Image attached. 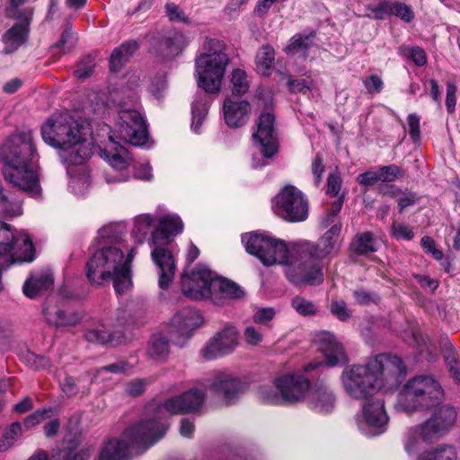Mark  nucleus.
<instances>
[{"mask_svg": "<svg viewBox=\"0 0 460 460\" xmlns=\"http://www.w3.org/2000/svg\"><path fill=\"white\" fill-rule=\"evenodd\" d=\"M405 373L399 357L380 354L364 365H352L345 368L341 380L349 398L364 401L373 397L382 388L389 389L397 385Z\"/></svg>", "mask_w": 460, "mask_h": 460, "instance_id": "f257e3e1", "label": "nucleus"}, {"mask_svg": "<svg viewBox=\"0 0 460 460\" xmlns=\"http://www.w3.org/2000/svg\"><path fill=\"white\" fill-rule=\"evenodd\" d=\"M0 156L5 167L4 180L13 188L33 198L40 195L38 172L39 155L30 130L10 136L0 147Z\"/></svg>", "mask_w": 460, "mask_h": 460, "instance_id": "f03ea898", "label": "nucleus"}, {"mask_svg": "<svg viewBox=\"0 0 460 460\" xmlns=\"http://www.w3.org/2000/svg\"><path fill=\"white\" fill-rule=\"evenodd\" d=\"M242 242L247 252L256 256L263 265H285L286 276L295 285H318L323 282V275L316 266L311 265L310 273L302 269L304 264L299 262L297 244L288 246L281 240L258 233L243 234Z\"/></svg>", "mask_w": 460, "mask_h": 460, "instance_id": "7ed1b4c3", "label": "nucleus"}, {"mask_svg": "<svg viewBox=\"0 0 460 460\" xmlns=\"http://www.w3.org/2000/svg\"><path fill=\"white\" fill-rule=\"evenodd\" d=\"M92 132L85 123L67 112L54 113L41 127V137L49 146L60 151L67 164H82L93 153Z\"/></svg>", "mask_w": 460, "mask_h": 460, "instance_id": "20e7f679", "label": "nucleus"}, {"mask_svg": "<svg viewBox=\"0 0 460 460\" xmlns=\"http://www.w3.org/2000/svg\"><path fill=\"white\" fill-rule=\"evenodd\" d=\"M136 253V248H132L125 256L119 246L99 247L86 264L89 282L102 286L111 280L116 292L124 294L132 286L131 261Z\"/></svg>", "mask_w": 460, "mask_h": 460, "instance_id": "39448f33", "label": "nucleus"}, {"mask_svg": "<svg viewBox=\"0 0 460 460\" xmlns=\"http://www.w3.org/2000/svg\"><path fill=\"white\" fill-rule=\"evenodd\" d=\"M141 418L129 425L119 438L108 440L102 447L98 460H129V448H147L165 434L162 424Z\"/></svg>", "mask_w": 460, "mask_h": 460, "instance_id": "423d86ee", "label": "nucleus"}, {"mask_svg": "<svg viewBox=\"0 0 460 460\" xmlns=\"http://www.w3.org/2000/svg\"><path fill=\"white\" fill-rule=\"evenodd\" d=\"M230 62L222 41L206 39L203 52L195 60V75L198 86L206 93L220 92L226 67Z\"/></svg>", "mask_w": 460, "mask_h": 460, "instance_id": "0eeeda50", "label": "nucleus"}, {"mask_svg": "<svg viewBox=\"0 0 460 460\" xmlns=\"http://www.w3.org/2000/svg\"><path fill=\"white\" fill-rule=\"evenodd\" d=\"M444 399V390L432 376L420 375L409 379L397 395L394 408L408 415L437 406Z\"/></svg>", "mask_w": 460, "mask_h": 460, "instance_id": "6e6552de", "label": "nucleus"}, {"mask_svg": "<svg viewBox=\"0 0 460 460\" xmlns=\"http://www.w3.org/2000/svg\"><path fill=\"white\" fill-rule=\"evenodd\" d=\"M456 420V409L443 405L435 409L430 417L423 423L408 429L404 438V448L409 455L419 452L425 444L438 440L453 427Z\"/></svg>", "mask_w": 460, "mask_h": 460, "instance_id": "1a4fd4ad", "label": "nucleus"}, {"mask_svg": "<svg viewBox=\"0 0 460 460\" xmlns=\"http://www.w3.org/2000/svg\"><path fill=\"white\" fill-rule=\"evenodd\" d=\"M205 398L202 390L192 388L165 400L162 404H148L142 418L152 419V422L162 424L166 431L169 426L166 420L168 415L197 412L201 409Z\"/></svg>", "mask_w": 460, "mask_h": 460, "instance_id": "9d476101", "label": "nucleus"}, {"mask_svg": "<svg viewBox=\"0 0 460 460\" xmlns=\"http://www.w3.org/2000/svg\"><path fill=\"white\" fill-rule=\"evenodd\" d=\"M341 225L334 224L315 244L303 243L297 244L299 262L304 264L306 273L311 272V265L316 266L323 276L319 261L335 252L341 244Z\"/></svg>", "mask_w": 460, "mask_h": 460, "instance_id": "9b49d317", "label": "nucleus"}, {"mask_svg": "<svg viewBox=\"0 0 460 460\" xmlns=\"http://www.w3.org/2000/svg\"><path fill=\"white\" fill-rule=\"evenodd\" d=\"M12 258L13 261L31 262L35 249L31 237L23 232L0 222V259Z\"/></svg>", "mask_w": 460, "mask_h": 460, "instance_id": "f8f14e48", "label": "nucleus"}, {"mask_svg": "<svg viewBox=\"0 0 460 460\" xmlns=\"http://www.w3.org/2000/svg\"><path fill=\"white\" fill-rule=\"evenodd\" d=\"M272 209L277 216L291 223L302 222L308 217L307 199L292 185L285 186L274 198Z\"/></svg>", "mask_w": 460, "mask_h": 460, "instance_id": "ddd939ff", "label": "nucleus"}, {"mask_svg": "<svg viewBox=\"0 0 460 460\" xmlns=\"http://www.w3.org/2000/svg\"><path fill=\"white\" fill-rule=\"evenodd\" d=\"M360 411L355 415L356 424L360 432L367 437H375L387 429L389 417L385 402L379 397L364 400Z\"/></svg>", "mask_w": 460, "mask_h": 460, "instance_id": "4468645a", "label": "nucleus"}, {"mask_svg": "<svg viewBox=\"0 0 460 460\" xmlns=\"http://www.w3.org/2000/svg\"><path fill=\"white\" fill-rule=\"evenodd\" d=\"M160 233L153 236L151 258L158 270V285L167 289L172 284L176 271L177 250L173 242L163 241Z\"/></svg>", "mask_w": 460, "mask_h": 460, "instance_id": "2eb2a0df", "label": "nucleus"}, {"mask_svg": "<svg viewBox=\"0 0 460 460\" xmlns=\"http://www.w3.org/2000/svg\"><path fill=\"white\" fill-rule=\"evenodd\" d=\"M117 137L133 146H144L148 138L147 128L142 115L136 110L121 109L116 125Z\"/></svg>", "mask_w": 460, "mask_h": 460, "instance_id": "dca6fc26", "label": "nucleus"}, {"mask_svg": "<svg viewBox=\"0 0 460 460\" xmlns=\"http://www.w3.org/2000/svg\"><path fill=\"white\" fill-rule=\"evenodd\" d=\"M215 273L207 266L199 264L190 275L184 274L181 279L183 294L194 300L208 299L212 292V281Z\"/></svg>", "mask_w": 460, "mask_h": 460, "instance_id": "f3484780", "label": "nucleus"}, {"mask_svg": "<svg viewBox=\"0 0 460 460\" xmlns=\"http://www.w3.org/2000/svg\"><path fill=\"white\" fill-rule=\"evenodd\" d=\"M239 332L231 324L217 332L201 349L205 359L211 360L232 353L238 345Z\"/></svg>", "mask_w": 460, "mask_h": 460, "instance_id": "a211bd4d", "label": "nucleus"}, {"mask_svg": "<svg viewBox=\"0 0 460 460\" xmlns=\"http://www.w3.org/2000/svg\"><path fill=\"white\" fill-rule=\"evenodd\" d=\"M101 156L112 169L121 172L114 176L107 174L106 180L108 182H124L128 181L129 175L123 172L130 165L132 157L125 147L115 141L113 136L109 137V143L101 151Z\"/></svg>", "mask_w": 460, "mask_h": 460, "instance_id": "6ab92c4d", "label": "nucleus"}, {"mask_svg": "<svg viewBox=\"0 0 460 460\" xmlns=\"http://www.w3.org/2000/svg\"><path fill=\"white\" fill-rule=\"evenodd\" d=\"M275 386L279 392L282 393L285 405L303 402L311 389L309 380L297 373L277 376Z\"/></svg>", "mask_w": 460, "mask_h": 460, "instance_id": "aec40b11", "label": "nucleus"}, {"mask_svg": "<svg viewBox=\"0 0 460 460\" xmlns=\"http://www.w3.org/2000/svg\"><path fill=\"white\" fill-rule=\"evenodd\" d=\"M208 388L227 403H233L248 389V383L230 372H220L212 378Z\"/></svg>", "mask_w": 460, "mask_h": 460, "instance_id": "412c9836", "label": "nucleus"}, {"mask_svg": "<svg viewBox=\"0 0 460 460\" xmlns=\"http://www.w3.org/2000/svg\"><path fill=\"white\" fill-rule=\"evenodd\" d=\"M254 143L263 157L270 158L278 153V141L274 132V116L262 113L257 121V130L252 135Z\"/></svg>", "mask_w": 460, "mask_h": 460, "instance_id": "4be33fe9", "label": "nucleus"}, {"mask_svg": "<svg viewBox=\"0 0 460 460\" xmlns=\"http://www.w3.org/2000/svg\"><path fill=\"white\" fill-rule=\"evenodd\" d=\"M203 323L200 312L192 307H185L176 312L171 319L172 332L183 340L191 337Z\"/></svg>", "mask_w": 460, "mask_h": 460, "instance_id": "5701e85b", "label": "nucleus"}, {"mask_svg": "<svg viewBox=\"0 0 460 460\" xmlns=\"http://www.w3.org/2000/svg\"><path fill=\"white\" fill-rule=\"evenodd\" d=\"M315 341L318 343V349L323 355L327 366L333 367L347 361L343 347L333 334L321 332L316 334Z\"/></svg>", "mask_w": 460, "mask_h": 460, "instance_id": "b1692460", "label": "nucleus"}, {"mask_svg": "<svg viewBox=\"0 0 460 460\" xmlns=\"http://www.w3.org/2000/svg\"><path fill=\"white\" fill-rule=\"evenodd\" d=\"M225 121L230 128H240L246 123L251 114V105L243 100L228 97L223 105Z\"/></svg>", "mask_w": 460, "mask_h": 460, "instance_id": "393cba45", "label": "nucleus"}, {"mask_svg": "<svg viewBox=\"0 0 460 460\" xmlns=\"http://www.w3.org/2000/svg\"><path fill=\"white\" fill-rule=\"evenodd\" d=\"M306 398L309 406L320 413L331 412L336 403L333 392L323 384L316 385L311 388Z\"/></svg>", "mask_w": 460, "mask_h": 460, "instance_id": "a878e982", "label": "nucleus"}, {"mask_svg": "<svg viewBox=\"0 0 460 460\" xmlns=\"http://www.w3.org/2000/svg\"><path fill=\"white\" fill-rule=\"evenodd\" d=\"M211 285L212 292L209 299H211L214 304L223 305L226 299L240 298L243 296V291L237 284L228 279L219 278L216 274Z\"/></svg>", "mask_w": 460, "mask_h": 460, "instance_id": "bb28decb", "label": "nucleus"}, {"mask_svg": "<svg viewBox=\"0 0 460 460\" xmlns=\"http://www.w3.org/2000/svg\"><path fill=\"white\" fill-rule=\"evenodd\" d=\"M29 33V21L26 19L21 23H16L8 29L1 37L4 45L3 52L11 54L15 52L25 43Z\"/></svg>", "mask_w": 460, "mask_h": 460, "instance_id": "cd10ccee", "label": "nucleus"}, {"mask_svg": "<svg viewBox=\"0 0 460 460\" xmlns=\"http://www.w3.org/2000/svg\"><path fill=\"white\" fill-rule=\"evenodd\" d=\"M157 227L152 232V237L160 233L161 240L173 242L174 236L183 230V222L178 215H165L157 220Z\"/></svg>", "mask_w": 460, "mask_h": 460, "instance_id": "c85d7f7f", "label": "nucleus"}, {"mask_svg": "<svg viewBox=\"0 0 460 460\" xmlns=\"http://www.w3.org/2000/svg\"><path fill=\"white\" fill-rule=\"evenodd\" d=\"M53 277L49 272L32 275L23 285V293L30 298H34L50 289L53 286Z\"/></svg>", "mask_w": 460, "mask_h": 460, "instance_id": "c756f323", "label": "nucleus"}, {"mask_svg": "<svg viewBox=\"0 0 460 460\" xmlns=\"http://www.w3.org/2000/svg\"><path fill=\"white\" fill-rule=\"evenodd\" d=\"M157 218L151 214H141L134 218L131 235L134 240L141 244L143 243L151 231L155 230Z\"/></svg>", "mask_w": 460, "mask_h": 460, "instance_id": "7c9ffc66", "label": "nucleus"}, {"mask_svg": "<svg viewBox=\"0 0 460 460\" xmlns=\"http://www.w3.org/2000/svg\"><path fill=\"white\" fill-rule=\"evenodd\" d=\"M124 234L123 226L118 224H109L99 229L97 240L100 247L119 246Z\"/></svg>", "mask_w": 460, "mask_h": 460, "instance_id": "2f4dec72", "label": "nucleus"}, {"mask_svg": "<svg viewBox=\"0 0 460 460\" xmlns=\"http://www.w3.org/2000/svg\"><path fill=\"white\" fill-rule=\"evenodd\" d=\"M43 314L46 321L57 327L74 326L80 321L79 317L67 316L61 309L49 304L43 308Z\"/></svg>", "mask_w": 460, "mask_h": 460, "instance_id": "473e14b6", "label": "nucleus"}, {"mask_svg": "<svg viewBox=\"0 0 460 460\" xmlns=\"http://www.w3.org/2000/svg\"><path fill=\"white\" fill-rule=\"evenodd\" d=\"M209 101L205 93L197 94L192 103V123L191 128L195 133H199L200 127L205 119Z\"/></svg>", "mask_w": 460, "mask_h": 460, "instance_id": "72a5a7b5", "label": "nucleus"}, {"mask_svg": "<svg viewBox=\"0 0 460 460\" xmlns=\"http://www.w3.org/2000/svg\"><path fill=\"white\" fill-rule=\"evenodd\" d=\"M353 252L366 255L377 250V241L370 232L358 234L350 243Z\"/></svg>", "mask_w": 460, "mask_h": 460, "instance_id": "f704fd0d", "label": "nucleus"}, {"mask_svg": "<svg viewBox=\"0 0 460 460\" xmlns=\"http://www.w3.org/2000/svg\"><path fill=\"white\" fill-rule=\"evenodd\" d=\"M137 48V41L129 40L115 49L110 59L111 69L114 72L118 71Z\"/></svg>", "mask_w": 460, "mask_h": 460, "instance_id": "c9c22d12", "label": "nucleus"}, {"mask_svg": "<svg viewBox=\"0 0 460 460\" xmlns=\"http://www.w3.org/2000/svg\"><path fill=\"white\" fill-rule=\"evenodd\" d=\"M170 352V345L168 340L161 335H154L148 344L147 353L155 360H164Z\"/></svg>", "mask_w": 460, "mask_h": 460, "instance_id": "e433bc0d", "label": "nucleus"}, {"mask_svg": "<svg viewBox=\"0 0 460 460\" xmlns=\"http://www.w3.org/2000/svg\"><path fill=\"white\" fill-rule=\"evenodd\" d=\"M22 214V202L4 193L0 184V216L13 217Z\"/></svg>", "mask_w": 460, "mask_h": 460, "instance_id": "4c0bfd02", "label": "nucleus"}, {"mask_svg": "<svg viewBox=\"0 0 460 460\" xmlns=\"http://www.w3.org/2000/svg\"><path fill=\"white\" fill-rule=\"evenodd\" d=\"M417 460H457V455L454 447L440 445L421 453Z\"/></svg>", "mask_w": 460, "mask_h": 460, "instance_id": "58836bf2", "label": "nucleus"}, {"mask_svg": "<svg viewBox=\"0 0 460 460\" xmlns=\"http://www.w3.org/2000/svg\"><path fill=\"white\" fill-rule=\"evenodd\" d=\"M275 61V51L272 47L263 45L257 52L255 63L257 70L264 75H269Z\"/></svg>", "mask_w": 460, "mask_h": 460, "instance_id": "ea45409f", "label": "nucleus"}, {"mask_svg": "<svg viewBox=\"0 0 460 460\" xmlns=\"http://www.w3.org/2000/svg\"><path fill=\"white\" fill-rule=\"evenodd\" d=\"M84 338L89 342L102 345L113 342V334L102 323L89 328L84 333Z\"/></svg>", "mask_w": 460, "mask_h": 460, "instance_id": "a19ab883", "label": "nucleus"}, {"mask_svg": "<svg viewBox=\"0 0 460 460\" xmlns=\"http://www.w3.org/2000/svg\"><path fill=\"white\" fill-rule=\"evenodd\" d=\"M258 396L264 403L285 405L282 393L276 389L275 379L272 384L260 385L258 388Z\"/></svg>", "mask_w": 460, "mask_h": 460, "instance_id": "79ce46f5", "label": "nucleus"}, {"mask_svg": "<svg viewBox=\"0 0 460 460\" xmlns=\"http://www.w3.org/2000/svg\"><path fill=\"white\" fill-rule=\"evenodd\" d=\"M314 33L309 34H296L290 39L289 44L286 47L285 51L288 54H294L298 52H305L309 48L314 45Z\"/></svg>", "mask_w": 460, "mask_h": 460, "instance_id": "37998d69", "label": "nucleus"}, {"mask_svg": "<svg viewBox=\"0 0 460 460\" xmlns=\"http://www.w3.org/2000/svg\"><path fill=\"white\" fill-rule=\"evenodd\" d=\"M187 38L181 32H173L166 37L162 47L167 51L168 56H176L188 45Z\"/></svg>", "mask_w": 460, "mask_h": 460, "instance_id": "c03bdc74", "label": "nucleus"}, {"mask_svg": "<svg viewBox=\"0 0 460 460\" xmlns=\"http://www.w3.org/2000/svg\"><path fill=\"white\" fill-rule=\"evenodd\" d=\"M231 84L234 93L243 95L247 93L250 87V81L246 72L241 68L234 69L231 74Z\"/></svg>", "mask_w": 460, "mask_h": 460, "instance_id": "a18cd8bd", "label": "nucleus"}, {"mask_svg": "<svg viewBox=\"0 0 460 460\" xmlns=\"http://www.w3.org/2000/svg\"><path fill=\"white\" fill-rule=\"evenodd\" d=\"M22 434V426L18 422H14L3 434L0 440V451L8 450L15 442L16 438Z\"/></svg>", "mask_w": 460, "mask_h": 460, "instance_id": "49530a36", "label": "nucleus"}, {"mask_svg": "<svg viewBox=\"0 0 460 460\" xmlns=\"http://www.w3.org/2000/svg\"><path fill=\"white\" fill-rule=\"evenodd\" d=\"M444 358L452 377L456 383H460V368L458 366V357L456 352L453 349H447Z\"/></svg>", "mask_w": 460, "mask_h": 460, "instance_id": "de8ad7c7", "label": "nucleus"}, {"mask_svg": "<svg viewBox=\"0 0 460 460\" xmlns=\"http://www.w3.org/2000/svg\"><path fill=\"white\" fill-rule=\"evenodd\" d=\"M378 172L381 181L391 182L403 177V171L395 164L381 166Z\"/></svg>", "mask_w": 460, "mask_h": 460, "instance_id": "09e8293b", "label": "nucleus"}, {"mask_svg": "<svg viewBox=\"0 0 460 460\" xmlns=\"http://www.w3.org/2000/svg\"><path fill=\"white\" fill-rule=\"evenodd\" d=\"M292 307L301 315H312L316 313V306L302 296H296L291 302Z\"/></svg>", "mask_w": 460, "mask_h": 460, "instance_id": "8fccbe9b", "label": "nucleus"}, {"mask_svg": "<svg viewBox=\"0 0 460 460\" xmlns=\"http://www.w3.org/2000/svg\"><path fill=\"white\" fill-rule=\"evenodd\" d=\"M403 56L411 58L418 66H422L427 62L425 51L418 46L404 47L401 49Z\"/></svg>", "mask_w": 460, "mask_h": 460, "instance_id": "3c124183", "label": "nucleus"}, {"mask_svg": "<svg viewBox=\"0 0 460 460\" xmlns=\"http://www.w3.org/2000/svg\"><path fill=\"white\" fill-rule=\"evenodd\" d=\"M166 90L167 82L164 75H156L152 79L150 84V93L155 99L160 100L164 98Z\"/></svg>", "mask_w": 460, "mask_h": 460, "instance_id": "603ef678", "label": "nucleus"}, {"mask_svg": "<svg viewBox=\"0 0 460 460\" xmlns=\"http://www.w3.org/2000/svg\"><path fill=\"white\" fill-rule=\"evenodd\" d=\"M393 1L383 0L376 6L367 5V10L373 13V17L378 20L385 18L386 14H392Z\"/></svg>", "mask_w": 460, "mask_h": 460, "instance_id": "864d4df0", "label": "nucleus"}, {"mask_svg": "<svg viewBox=\"0 0 460 460\" xmlns=\"http://www.w3.org/2000/svg\"><path fill=\"white\" fill-rule=\"evenodd\" d=\"M392 9V14H394L406 22H410L413 19L411 8L402 2L393 1Z\"/></svg>", "mask_w": 460, "mask_h": 460, "instance_id": "5fc2aeb1", "label": "nucleus"}, {"mask_svg": "<svg viewBox=\"0 0 460 460\" xmlns=\"http://www.w3.org/2000/svg\"><path fill=\"white\" fill-rule=\"evenodd\" d=\"M276 312L271 307H262L258 309L252 315L254 323L268 325L275 317Z\"/></svg>", "mask_w": 460, "mask_h": 460, "instance_id": "6e6d98bb", "label": "nucleus"}, {"mask_svg": "<svg viewBox=\"0 0 460 460\" xmlns=\"http://www.w3.org/2000/svg\"><path fill=\"white\" fill-rule=\"evenodd\" d=\"M243 339L249 345L259 346L263 341V334L253 325H248L243 331Z\"/></svg>", "mask_w": 460, "mask_h": 460, "instance_id": "4d7b16f0", "label": "nucleus"}, {"mask_svg": "<svg viewBox=\"0 0 460 460\" xmlns=\"http://www.w3.org/2000/svg\"><path fill=\"white\" fill-rule=\"evenodd\" d=\"M134 366V363H129L124 360H119L112 364L102 367V368H100L99 371L111 372L113 374L128 373L133 369Z\"/></svg>", "mask_w": 460, "mask_h": 460, "instance_id": "13d9d810", "label": "nucleus"}, {"mask_svg": "<svg viewBox=\"0 0 460 460\" xmlns=\"http://www.w3.org/2000/svg\"><path fill=\"white\" fill-rule=\"evenodd\" d=\"M93 452L90 446H84L78 449H69L63 460H88Z\"/></svg>", "mask_w": 460, "mask_h": 460, "instance_id": "bf43d9fd", "label": "nucleus"}, {"mask_svg": "<svg viewBox=\"0 0 460 460\" xmlns=\"http://www.w3.org/2000/svg\"><path fill=\"white\" fill-rule=\"evenodd\" d=\"M331 312L341 321H347L351 312L348 309L347 305L342 300H334L331 303Z\"/></svg>", "mask_w": 460, "mask_h": 460, "instance_id": "052dcab7", "label": "nucleus"}, {"mask_svg": "<svg viewBox=\"0 0 460 460\" xmlns=\"http://www.w3.org/2000/svg\"><path fill=\"white\" fill-rule=\"evenodd\" d=\"M391 230L393 236L396 239L409 241L414 236L412 230L404 224L394 223L392 225Z\"/></svg>", "mask_w": 460, "mask_h": 460, "instance_id": "680f3d73", "label": "nucleus"}, {"mask_svg": "<svg viewBox=\"0 0 460 460\" xmlns=\"http://www.w3.org/2000/svg\"><path fill=\"white\" fill-rule=\"evenodd\" d=\"M146 386V379L136 378L127 384L126 393L132 397L139 396L144 393Z\"/></svg>", "mask_w": 460, "mask_h": 460, "instance_id": "e2e57ef3", "label": "nucleus"}, {"mask_svg": "<svg viewBox=\"0 0 460 460\" xmlns=\"http://www.w3.org/2000/svg\"><path fill=\"white\" fill-rule=\"evenodd\" d=\"M456 91L457 87L455 83H447V96H446V106L449 113H453L456 104Z\"/></svg>", "mask_w": 460, "mask_h": 460, "instance_id": "0e129e2a", "label": "nucleus"}, {"mask_svg": "<svg viewBox=\"0 0 460 460\" xmlns=\"http://www.w3.org/2000/svg\"><path fill=\"white\" fill-rule=\"evenodd\" d=\"M364 85L370 93H377L383 90L384 83L376 75H371L364 80Z\"/></svg>", "mask_w": 460, "mask_h": 460, "instance_id": "69168bd1", "label": "nucleus"}, {"mask_svg": "<svg viewBox=\"0 0 460 460\" xmlns=\"http://www.w3.org/2000/svg\"><path fill=\"white\" fill-rule=\"evenodd\" d=\"M353 296L357 303L362 305L376 303L378 299L375 294L369 293L363 289L354 291Z\"/></svg>", "mask_w": 460, "mask_h": 460, "instance_id": "338daca9", "label": "nucleus"}, {"mask_svg": "<svg viewBox=\"0 0 460 460\" xmlns=\"http://www.w3.org/2000/svg\"><path fill=\"white\" fill-rule=\"evenodd\" d=\"M166 14L171 21H177L187 22L188 20L183 14V13L180 10L179 6L173 3H168L165 4Z\"/></svg>", "mask_w": 460, "mask_h": 460, "instance_id": "774afa93", "label": "nucleus"}]
</instances>
